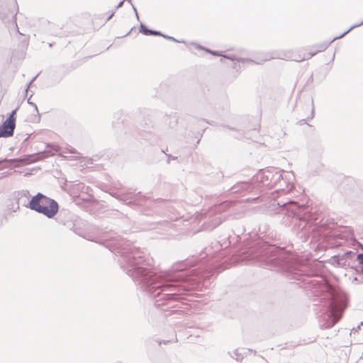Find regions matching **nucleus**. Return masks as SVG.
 I'll list each match as a JSON object with an SVG mask.
<instances>
[{"label": "nucleus", "mask_w": 363, "mask_h": 363, "mask_svg": "<svg viewBox=\"0 0 363 363\" xmlns=\"http://www.w3.org/2000/svg\"><path fill=\"white\" fill-rule=\"evenodd\" d=\"M16 109L13 110L8 119H6L0 127V138H6L13 135L16 127Z\"/></svg>", "instance_id": "obj_2"}, {"label": "nucleus", "mask_w": 363, "mask_h": 363, "mask_svg": "<svg viewBox=\"0 0 363 363\" xmlns=\"http://www.w3.org/2000/svg\"><path fill=\"white\" fill-rule=\"evenodd\" d=\"M29 208L52 218L57 213L59 206L55 200L38 193L31 199Z\"/></svg>", "instance_id": "obj_1"}, {"label": "nucleus", "mask_w": 363, "mask_h": 363, "mask_svg": "<svg viewBox=\"0 0 363 363\" xmlns=\"http://www.w3.org/2000/svg\"><path fill=\"white\" fill-rule=\"evenodd\" d=\"M144 33L147 35V34H151V35H160V33L159 32H157V31H151V30H144Z\"/></svg>", "instance_id": "obj_4"}, {"label": "nucleus", "mask_w": 363, "mask_h": 363, "mask_svg": "<svg viewBox=\"0 0 363 363\" xmlns=\"http://www.w3.org/2000/svg\"><path fill=\"white\" fill-rule=\"evenodd\" d=\"M335 318V322H337V320H338L339 318H336V317L335 316V318Z\"/></svg>", "instance_id": "obj_6"}, {"label": "nucleus", "mask_w": 363, "mask_h": 363, "mask_svg": "<svg viewBox=\"0 0 363 363\" xmlns=\"http://www.w3.org/2000/svg\"><path fill=\"white\" fill-rule=\"evenodd\" d=\"M325 48V45H320L318 47L302 49L299 51V55L296 60L301 62L306 60H308L316 55L318 52L324 50Z\"/></svg>", "instance_id": "obj_3"}, {"label": "nucleus", "mask_w": 363, "mask_h": 363, "mask_svg": "<svg viewBox=\"0 0 363 363\" xmlns=\"http://www.w3.org/2000/svg\"><path fill=\"white\" fill-rule=\"evenodd\" d=\"M357 259L358 260H359L360 262H363V254H360L358 255L357 257Z\"/></svg>", "instance_id": "obj_5"}]
</instances>
